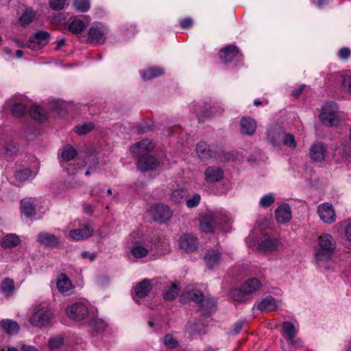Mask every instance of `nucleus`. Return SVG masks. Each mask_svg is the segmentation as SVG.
Wrapping results in <instances>:
<instances>
[{
	"mask_svg": "<svg viewBox=\"0 0 351 351\" xmlns=\"http://www.w3.org/2000/svg\"><path fill=\"white\" fill-rule=\"evenodd\" d=\"M336 248V242L329 234H322L317 239V247L315 250V262L322 264L331 258Z\"/></svg>",
	"mask_w": 351,
	"mask_h": 351,
	"instance_id": "nucleus-1",
	"label": "nucleus"
},
{
	"mask_svg": "<svg viewBox=\"0 0 351 351\" xmlns=\"http://www.w3.org/2000/svg\"><path fill=\"white\" fill-rule=\"evenodd\" d=\"M131 254L136 258L145 257L152 250V240L148 236L138 232H133L130 235Z\"/></svg>",
	"mask_w": 351,
	"mask_h": 351,
	"instance_id": "nucleus-2",
	"label": "nucleus"
},
{
	"mask_svg": "<svg viewBox=\"0 0 351 351\" xmlns=\"http://www.w3.org/2000/svg\"><path fill=\"white\" fill-rule=\"evenodd\" d=\"M77 155V150L75 149L71 145L64 146L61 152L60 164L61 166L66 169L69 174H75L76 171L84 167L87 162L82 159L77 158L73 165L70 164L69 167H66L64 162L71 161L74 159Z\"/></svg>",
	"mask_w": 351,
	"mask_h": 351,
	"instance_id": "nucleus-3",
	"label": "nucleus"
},
{
	"mask_svg": "<svg viewBox=\"0 0 351 351\" xmlns=\"http://www.w3.org/2000/svg\"><path fill=\"white\" fill-rule=\"evenodd\" d=\"M51 310L46 306H37L29 318L30 324L36 327H44L47 325L51 319Z\"/></svg>",
	"mask_w": 351,
	"mask_h": 351,
	"instance_id": "nucleus-4",
	"label": "nucleus"
},
{
	"mask_svg": "<svg viewBox=\"0 0 351 351\" xmlns=\"http://www.w3.org/2000/svg\"><path fill=\"white\" fill-rule=\"evenodd\" d=\"M222 223L221 216L218 213L207 212L199 219V227L204 232H211Z\"/></svg>",
	"mask_w": 351,
	"mask_h": 351,
	"instance_id": "nucleus-5",
	"label": "nucleus"
},
{
	"mask_svg": "<svg viewBox=\"0 0 351 351\" xmlns=\"http://www.w3.org/2000/svg\"><path fill=\"white\" fill-rule=\"evenodd\" d=\"M336 104L334 102L326 104L322 108L319 117L323 124L330 127L338 124L339 118L336 114Z\"/></svg>",
	"mask_w": 351,
	"mask_h": 351,
	"instance_id": "nucleus-6",
	"label": "nucleus"
},
{
	"mask_svg": "<svg viewBox=\"0 0 351 351\" xmlns=\"http://www.w3.org/2000/svg\"><path fill=\"white\" fill-rule=\"evenodd\" d=\"M219 56L221 60L226 64L234 63L243 60V55L239 52V48L233 45L222 49L219 52Z\"/></svg>",
	"mask_w": 351,
	"mask_h": 351,
	"instance_id": "nucleus-7",
	"label": "nucleus"
},
{
	"mask_svg": "<svg viewBox=\"0 0 351 351\" xmlns=\"http://www.w3.org/2000/svg\"><path fill=\"white\" fill-rule=\"evenodd\" d=\"M66 313L69 318L80 322L88 316V310L84 303L75 302L66 308Z\"/></svg>",
	"mask_w": 351,
	"mask_h": 351,
	"instance_id": "nucleus-8",
	"label": "nucleus"
},
{
	"mask_svg": "<svg viewBox=\"0 0 351 351\" xmlns=\"http://www.w3.org/2000/svg\"><path fill=\"white\" fill-rule=\"evenodd\" d=\"M149 212L154 221L161 223H165L172 215L170 208L163 204H156L152 206Z\"/></svg>",
	"mask_w": 351,
	"mask_h": 351,
	"instance_id": "nucleus-9",
	"label": "nucleus"
},
{
	"mask_svg": "<svg viewBox=\"0 0 351 351\" xmlns=\"http://www.w3.org/2000/svg\"><path fill=\"white\" fill-rule=\"evenodd\" d=\"M328 80L332 84L339 85L343 92L351 95V75L335 73L330 75Z\"/></svg>",
	"mask_w": 351,
	"mask_h": 351,
	"instance_id": "nucleus-10",
	"label": "nucleus"
},
{
	"mask_svg": "<svg viewBox=\"0 0 351 351\" xmlns=\"http://www.w3.org/2000/svg\"><path fill=\"white\" fill-rule=\"evenodd\" d=\"M49 40V34L45 31H38L30 37L27 47L32 50H38L46 45Z\"/></svg>",
	"mask_w": 351,
	"mask_h": 351,
	"instance_id": "nucleus-11",
	"label": "nucleus"
},
{
	"mask_svg": "<svg viewBox=\"0 0 351 351\" xmlns=\"http://www.w3.org/2000/svg\"><path fill=\"white\" fill-rule=\"evenodd\" d=\"M108 29L105 27L93 25L88 31V40L93 44L102 43L105 41Z\"/></svg>",
	"mask_w": 351,
	"mask_h": 351,
	"instance_id": "nucleus-12",
	"label": "nucleus"
},
{
	"mask_svg": "<svg viewBox=\"0 0 351 351\" xmlns=\"http://www.w3.org/2000/svg\"><path fill=\"white\" fill-rule=\"evenodd\" d=\"M37 241L45 247L54 248L62 244L60 238L47 232H40L37 235Z\"/></svg>",
	"mask_w": 351,
	"mask_h": 351,
	"instance_id": "nucleus-13",
	"label": "nucleus"
},
{
	"mask_svg": "<svg viewBox=\"0 0 351 351\" xmlns=\"http://www.w3.org/2000/svg\"><path fill=\"white\" fill-rule=\"evenodd\" d=\"M317 214L324 223H332L336 220V215L330 204L324 203L320 204L317 207Z\"/></svg>",
	"mask_w": 351,
	"mask_h": 351,
	"instance_id": "nucleus-14",
	"label": "nucleus"
},
{
	"mask_svg": "<svg viewBox=\"0 0 351 351\" xmlns=\"http://www.w3.org/2000/svg\"><path fill=\"white\" fill-rule=\"evenodd\" d=\"M179 245L186 252H194L198 246L197 238L192 234H184L180 237Z\"/></svg>",
	"mask_w": 351,
	"mask_h": 351,
	"instance_id": "nucleus-15",
	"label": "nucleus"
},
{
	"mask_svg": "<svg viewBox=\"0 0 351 351\" xmlns=\"http://www.w3.org/2000/svg\"><path fill=\"white\" fill-rule=\"evenodd\" d=\"M137 162V168L144 172L156 168L159 162L157 158L151 155H141Z\"/></svg>",
	"mask_w": 351,
	"mask_h": 351,
	"instance_id": "nucleus-16",
	"label": "nucleus"
},
{
	"mask_svg": "<svg viewBox=\"0 0 351 351\" xmlns=\"http://www.w3.org/2000/svg\"><path fill=\"white\" fill-rule=\"evenodd\" d=\"M204 177L207 183L213 184L219 182L223 179V171L217 166H210L206 169Z\"/></svg>",
	"mask_w": 351,
	"mask_h": 351,
	"instance_id": "nucleus-17",
	"label": "nucleus"
},
{
	"mask_svg": "<svg viewBox=\"0 0 351 351\" xmlns=\"http://www.w3.org/2000/svg\"><path fill=\"white\" fill-rule=\"evenodd\" d=\"M0 145H2L3 154L7 156H11L19 151L18 144L13 142L12 137L8 135L0 136Z\"/></svg>",
	"mask_w": 351,
	"mask_h": 351,
	"instance_id": "nucleus-18",
	"label": "nucleus"
},
{
	"mask_svg": "<svg viewBox=\"0 0 351 351\" xmlns=\"http://www.w3.org/2000/svg\"><path fill=\"white\" fill-rule=\"evenodd\" d=\"M154 148V143L153 141L149 139L142 140L141 142H138L134 145H133L130 147V152L132 155L135 156H138L141 155H143V153L145 152H150Z\"/></svg>",
	"mask_w": 351,
	"mask_h": 351,
	"instance_id": "nucleus-19",
	"label": "nucleus"
},
{
	"mask_svg": "<svg viewBox=\"0 0 351 351\" xmlns=\"http://www.w3.org/2000/svg\"><path fill=\"white\" fill-rule=\"evenodd\" d=\"M204 262L209 269L217 267L222 262L221 253L215 250H208L204 256Z\"/></svg>",
	"mask_w": 351,
	"mask_h": 351,
	"instance_id": "nucleus-20",
	"label": "nucleus"
},
{
	"mask_svg": "<svg viewBox=\"0 0 351 351\" xmlns=\"http://www.w3.org/2000/svg\"><path fill=\"white\" fill-rule=\"evenodd\" d=\"M298 330L294 324L290 322H285L282 323V335L289 341V342L295 345L300 342L299 339L295 338Z\"/></svg>",
	"mask_w": 351,
	"mask_h": 351,
	"instance_id": "nucleus-21",
	"label": "nucleus"
},
{
	"mask_svg": "<svg viewBox=\"0 0 351 351\" xmlns=\"http://www.w3.org/2000/svg\"><path fill=\"white\" fill-rule=\"evenodd\" d=\"M241 132L251 136L254 134L256 129V123L250 117H244L240 120Z\"/></svg>",
	"mask_w": 351,
	"mask_h": 351,
	"instance_id": "nucleus-22",
	"label": "nucleus"
},
{
	"mask_svg": "<svg viewBox=\"0 0 351 351\" xmlns=\"http://www.w3.org/2000/svg\"><path fill=\"white\" fill-rule=\"evenodd\" d=\"M58 291L64 295H69L71 289L74 288L71 281L65 274H61L57 280Z\"/></svg>",
	"mask_w": 351,
	"mask_h": 351,
	"instance_id": "nucleus-23",
	"label": "nucleus"
},
{
	"mask_svg": "<svg viewBox=\"0 0 351 351\" xmlns=\"http://www.w3.org/2000/svg\"><path fill=\"white\" fill-rule=\"evenodd\" d=\"M209 107V110H208L207 105H206L204 108H202L200 106H198V108H197L194 112L197 114L199 121H203L202 119L203 117H208L211 115L217 114L218 113H221V112L219 110V107L217 105H213V106H210V104H208Z\"/></svg>",
	"mask_w": 351,
	"mask_h": 351,
	"instance_id": "nucleus-24",
	"label": "nucleus"
},
{
	"mask_svg": "<svg viewBox=\"0 0 351 351\" xmlns=\"http://www.w3.org/2000/svg\"><path fill=\"white\" fill-rule=\"evenodd\" d=\"M257 308L263 312L274 311L278 308L276 300L271 295L264 298L256 306Z\"/></svg>",
	"mask_w": 351,
	"mask_h": 351,
	"instance_id": "nucleus-25",
	"label": "nucleus"
},
{
	"mask_svg": "<svg viewBox=\"0 0 351 351\" xmlns=\"http://www.w3.org/2000/svg\"><path fill=\"white\" fill-rule=\"evenodd\" d=\"M93 229L88 226L82 228L72 230L69 232L70 237L75 241H80L88 238L93 234Z\"/></svg>",
	"mask_w": 351,
	"mask_h": 351,
	"instance_id": "nucleus-26",
	"label": "nucleus"
},
{
	"mask_svg": "<svg viewBox=\"0 0 351 351\" xmlns=\"http://www.w3.org/2000/svg\"><path fill=\"white\" fill-rule=\"evenodd\" d=\"M326 153V149L324 145L321 143L313 144L310 149V156L317 162H321L324 159Z\"/></svg>",
	"mask_w": 351,
	"mask_h": 351,
	"instance_id": "nucleus-27",
	"label": "nucleus"
},
{
	"mask_svg": "<svg viewBox=\"0 0 351 351\" xmlns=\"http://www.w3.org/2000/svg\"><path fill=\"white\" fill-rule=\"evenodd\" d=\"M276 218L281 223L289 221L291 218V208L288 204H282L276 210Z\"/></svg>",
	"mask_w": 351,
	"mask_h": 351,
	"instance_id": "nucleus-28",
	"label": "nucleus"
},
{
	"mask_svg": "<svg viewBox=\"0 0 351 351\" xmlns=\"http://www.w3.org/2000/svg\"><path fill=\"white\" fill-rule=\"evenodd\" d=\"M0 291L6 298H9L15 291V285L12 279L5 278L1 282Z\"/></svg>",
	"mask_w": 351,
	"mask_h": 351,
	"instance_id": "nucleus-29",
	"label": "nucleus"
},
{
	"mask_svg": "<svg viewBox=\"0 0 351 351\" xmlns=\"http://www.w3.org/2000/svg\"><path fill=\"white\" fill-rule=\"evenodd\" d=\"M0 328L9 335H15L18 333L20 329V326L16 322L9 319L0 321Z\"/></svg>",
	"mask_w": 351,
	"mask_h": 351,
	"instance_id": "nucleus-30",
	"label": "nucleus"
},
{
	"mask_svg": "<svg viewBox=\"0 0 351 351\" xmlns=\"http://www.w3.org/2000/svg\"><path fill=\"white\" fill-rule=\"evenodd\" d=\"M21 211L26 217H32L36 215V207L33 199H23L21 202Z\"/></svg>",
	"mask_w": 351,
	"mask_h": 351,
	"instance_id": "nucleus-31",
	"label": "nucleus"
},
{
	"mask_svg": "<svg viewBox=\"0 0 351 351\" xmlns=\"http://www.w3.org/2000/svg\"><path fill=\"white\" fill-rule=\"evenodd\" d=\"M280 241L276 238L266 237L259 244V249L264 252H272L278 248Z\"/></svg>",
	"mask_w": 351,
	"mask_h": 351,
	"instance_id": "nucleus-32",
	"label": "nucleus"
},
{
	"mask_svg": "<svg viewBox=\"0 0 351 351\" xmlns=\"http://www.w3.org/2000/svg\"><path fill=\"white\" fill-rule=\"evenodd\" d=\"M151 289L152 285L150 280L148 279H144L141 282H138L135 287L136 296L139 298H145Z\"/></svg>",
	"mask_w": 351,
	"mask_h": 351,
	"instance_id": "nucleus-33",
	"label": "nucleus"
},
{
	"mask_svg": "<svg viewBox=\"0 0 351 351\" xmlns=\"http://www.w3.org/2000/svg\"><path fill=\"white\" fill-rule=\"evenodd\" d=\"M262 287L261 282L255 278H252L245 281L242 285L245 293L250 294L259 290Z\"/></svg>",
	"mask_w": 351,
	"mask_h": 351,
	"instance_id": "nucleus-34",
	"label": "nucleus"
},
{
	"mask_svg": "<svg viewBox=\"0 0 351 351\" xmlns=\"http://www.w3.org/2000/svg\"><path fill=\"white\" fill-rule=\"evenodd\" d=\"M216 302L213 298H205L199 306V311L204 316H208L215 311Z\"/></svg>",
	"mask_w": 351,
	"mask_h": 351,
	"instance_id": "nucleus-35",
	"label": "nucleus"
},
{
	"mask_svg": "<svg viewBox=\"0 0 351 351\" xmlns=\"http://www.w3.org/2000/svg\"><path fill=\"white\" fill-rule=\"evenodd\" d=\"M20 241L19 237L16 234H8L2 239L1 244L3 248H8L18 245Z\"/></svg>",
	"mask_w": 351,
	"mask_h": 351,
	"instance_id": "nucleus-36",
	"label": "nucleus"
},
{
	"mask_svg": "<svg viewBox=\"0 0 351 351\" xmlns=\"http://www.w3.org/2000/svg\"><path fill=\"white\" fill-rule=\"evenodd\" d=\"M29 113L32 118L38 122H43L47 118V113L38 106H32Z\"/></svg>",
	"mask_w": 351,
	"mask_h": 351,
	"instance_id": "nucleus-37",
	"label": "nucleus"
},
{
	"mask_svg": "<svg viewBox=\"0 0 351 351\" xmlns=\"http://www.w3.org/2000/svg\"><path fill=\"white\" fill-rule=\"evenodd\" d=\"M196 151L199 157L202 159L206 160L211 157V151L207 143L204 141L199 142L197 145Z\"/></svg>",
	"mask_w": 351,
	"mask_h": 351,
	"instance_id": "nucleus-38",
	"label": "nucleus"
},
{
	"mask_svg": "<svg viewBox=\"0 0 351 351\" xmlns=\"http://www.w3.org/2000/svg\"><path fill=\"white\" fill-rule=\"evenodd\" d=\"M188 195V191L184 189H178L172 191L170 199L175 204L183 202Z\"/></svg>",
	"mask_w": 351,
	"mask_h": 351,
	"instance_id": "nucleus-39",
	"label": "nucleus"
},
{
	"mask_svg": "<svg viewBox=\"0 0 351 351\" xmlns=\"http://www.w3.org/2000/svg\"><path fill=\"white\" fill-rule=\"evenodd\" d=\"M164 73L162 69L152 67L143 71L141 75L144 80H150L162 75Z\"/></svg>",
	"mask_w": 351,
	"mask_h": 351,
	"instance_id": "nucleus-40",
	"label": "nucleus"
},
{
	"mask_svg": "<svg viewBox=\"0 0 351 351\" xmlns=\"http://www.w3.org/2000/svg\"><path fill=\"white\" fill-rule=\"evenodd\" d=\"M283 134L282 130L280 128H276L270 130L269 137L274 145H278L280 143Z\"/></svg>",
	"mask_w": 351,
	"mask_h": 351,
	"instance_id": "nucleus-41",
	"label": "nucleus"
},
{
	"mask_svg": "<svg viewBox=\"0 0 351 351\" xmlns=\"http://www.w3.org/2000/svg\"><path fill=\"white\" fill-rule=\"evenodd\" d=\"M35 12L33 10L27 8L19 19V23L21 26H26L31 23L35 17Z\"/></svg>",
	"mask_w": 351,
	"mask_h": 351,
	"instance_id": "nucleus-42",
	"label": "nucleus"
},
{
	"mask_svg": "<svg viewBox=\"0 0 351 351\" xmlns=\"http://www.w3.org/2000/svg\"><path fill=\"white\" fill-rule=\"evenodd\" d=\"M187 330L193 338H197L204 332L202 326L199 323L192 324L189 322Z\"/></svg>",
	"mask_w": 351,
	"mask_h": 351,
	"instance_id": "nucleus-43",
	"label": "nucleus"
},
{
	"mask_svg": "<svg viewBox=\"0 0 351 351\" xmlns=\"http://www.w3.org/2000/svg\"><path fill=\"white\" fill-rule=\"evenodd\" d=\"M36 173H34L30 169L26 168L17 171L15 173V177L21 182H24L30 178H34Z\"/></svg>",
	"mask_w": 351,
	"mask_h": 351,
	"instance_id": "nucleus-44",
	"label": "nucleus"
},
{
	"mask_svg": "<svg viewBox=\"0 0 351 351\" xmlns=\"http://www.w3.org/2000/svg\"><path fill=\"white\" fill-rule=\"evenodd\" d=\"M85 27L83 21L75 19H73L69 25V29L74 34H80Z\"/></svg>",
	"mask_w": 351,
	"mask_h": 351,
	"instance_id": "nucleus-45",
	"label": "nucleus"
},
{
	"mask_svg": "<svg viewBox=\"0 0 351 351\" xmlns=\"http://www.w3.org/2000/svg\"><path fill=\"white\" fill-rule=\"evenodd\" d=\"M186 297L196 303H201L204 299L202 292L198 289H192L186 293Z\"/></svg>",
	"mask_w": 351,
	"mask_h": 351,
	"instance_id": "nucleus-46",
	"label": "nucleus"
},
{
	"mask_svg": "<svg viewBox=\"0 0 351 351\" xmlns=\"http://www.w3.org/2000/svg\"><path fill=\"white\" fill-rule=\"evenodd\" d=\"M149 326L155 332H159L163 328L165 325L164 320H162L159 317H152L148 321Z\"/></svg>",
	"mask_w": 351,
	"mask_h": 351,
	"instance_id": "nucleus-47",
	"label": "nucleus"
},
{
	"mask_svg": "<svg viewBox=\"0 0 351 351\" xmlns=\"http://www.w3.org/2000/svg\"><path fill=\"white\" fill-rule=\"evenodd\" d=\"M91 195L96 198L97 202L106 197L105 188L101 185H97L91 190Z\"/></svg>",
	"mask_w": 351,
	"mask_h": 351,
	"instance_id": "nucleus-48",
	"label": "nucleus"
},
{
	"mask_svg": "<svg viewBox=\"0 0 351 351\" xmlns=\"http://www.w3.org/2000/svg\"><path fill=\"white\" fill-rule=\"evenodd\" d=\"M178 295V288L176 283H173L171 287L164 293V298L167 300L171 301L174 300Z\"/></svg>",
	"mask_w": 351,
	"mask_h": 351,
	"instance_id": "nucleus-49",
	"label": "nucleus"
},
{
	"mask_svg": "<svg viewBox=\"0 0 351 351\" xmlns=\"http://www.w3.org/2000/svg\"><path fill=\"white\" fill-rule=\"evenodd\" d=\"M247 293H244L243 291V287H241L240 289L236 288L233 289L230 291L231 298L238 302H243L245 300V295Z\"/></svg>",
	"mask_w": 351,
	"mask_h": 351,
	"instance_id": "nucleus-50",
	"label": "nucleus"
},
{
	"mask_svg": "<svg viewBox=\"0 0 351 351\" xmlns=\"http://www.w3.org/2000/svg\"><path fill=\"white\" fill-rule=\"evenodd\" d=\"M27 111V107L22 103H17L12 106V112L15 117H21Z\"/></svg>",
	"mask_w": 351,
	"mask_h": 351,
	"instance_id": "nucleus-51",
	"label": "nucleus"
},
{
	"mask_svg": "<svg viewBox=\"0 0 351 351\" xmlns=\"http://www.w3.org/2000/svg\"><path fill=\"white\" fill-rule=\"evenodd\" d=\"M73 4L76 10L83 12L90 8V0H74Z\"/></svg>",
	"mask_w": 351,
	"mask_h": 351,
	"instance_id": "nucleus-52",
	"label": "nucleus"
},
{
	"mask_svg": "<svg viewBox=\"0 0 351 351\" xmlns=\"http://www.w3.org/2000/svg\"><path fill=\"white\" fill-rule=\"evenodd\" d=\"M94 126L92 123H84L75 127V132L79 135H84L90 132Z\"/></svg>",
	"mask_w": 351,
	"mask_h": 351,
	"instance_id": "nucleus-53",
	"label": "nucleus"
},
{
	"mask_svg": "<svg viewBox=\"0 0 351 351\" xmlns=\"http://www.w3.org/2000/svg\"><path fill=\"white\" fill-rule=\"evenodd\" d=\"M275 201V197L272 194H267L263 196L259 202V205L263 208L269 207Z\"/></svg>",
	"mask_w": 351,
	"mask_h": 351,
	"instance_id": "nucleus-54",
	"label": "nucleus"
},
{
	"mask_svg": "<svg viewBox=\"0 0 351 351\" xmlns=\"http://www.w3.org/2000/svg\"><path fill=\"white\" fill-rule=\"evenodd\" d=\"M90 325L97 332L104 330L106 327V323L102 319L98 318L92 319L90 322Z\"/></svg>",
	"mask_w": 351,
	"mask_h": 351,
	"instance_id": "nucleus-55",
	"label": "nucleus"
},
{
	"mask_svg": "<svg viewBox=\"0 0 351 351\" xmlns=\"http://www.w3.org/2000/svg\"><path fill=\"white\" fill-rule=\"evenodd\" d=\"M282 140L285 145L289 146L292 149L296 147L295 138L294 136L292 134L284 133Z\"/></svg>",
	"mask_w": 351,
	"mask_h": 351,
	"instance_id": "nucleus-56",
	"label": "nucleus"
},
{
	"mask_svg": "<svg viewBox=\"0 0 351 351\" xmlns=\"http://www.w3.org/2000/svg\"><path fill=\"white\" fill-rule=\"evenodd\" d=\"M63 343L64 339L61 335L53 337L49 340V346L51 349L58 348Z\"/></svg>",
	"mask_w": 351,
	"mask_h": 351,
	"instance_id": "nucleus-57",
	"label": "nucleus"
},
{
	"mask_svg": "<svg viewBox=\"0 0 351 351\" xmlns=\"http://www.w3.org/2000/svg\"><path fill=\"white\" fill-rule=\"evenodd\" d=\"M163 343L169 348H174L178 344L177 340L170 334H167L164 337Z\"/></svg>",
	"mask_w": 351,
	"mask_h": 351,
	"instance_id": "nucleus-58",
	"label": "nucleus"
},
{
	"mask_svg": "<svg viewBox=\"0 0 351 351\" xmlns=\"http://www.w3.org/2000/svg\"><path fill=\"white\" fill-rule=\"evenodd\" d=\"M200 199V195L198 193H195L192 196V197L186 199V204L188 208H194L198 206Z\"/></svg>",
	"mask_w": 351,
	"mask_h": 351,
	"instance_id": "nucleus-59",
	"label": "nucleus"
},
{
	"mask_svg": "<svg viewBox=\"0 0 351 351\" xmlns=\"http://www.w3.org/2000/svg\"><path fill=\"white\" fill-rule=\"evenodd\" d=\"M65 0H49V6L54 10H61L64 8Z\"/></svg>",
	"mask_w": 351,
	"mask_h": 351,
	"instance_id": "nucleus-60",
	"label": "nucleus"
},
{
	"mask_svg": "<svg viewBox=\"0 0 351 351\" xmlns=\"http://www.w3.org/2000/svg\"><path fill=\"white\" fill-rule=\"evenodd\" d=\"M351 53V51L349 48L343 47L339 51V57L341 59H347Z\"/></svg>",
	"mask_w": 351,
	"mask_h": 351,
	"instance_id": "nucleus-61",
	"label": "nucleus"
},
{
	"mask_svg": "<svg viewBox=\"0 0 351 351\" xmlns=\"http://www.w3.org/2000/svg\"><path fill=\"white\" fill-rule=\"evenodd\" d=\"M193 23V21L191 18H186L180 21V25L183 29L189 28Z\"/></svg>",
	"mask_w": 351,
	"mask_h": 351,
	"instance_id": "nucleus-62",
	"label": "nucleus"
},
{
	"mask_svg": "<svg viewBox=\"0 0 351 351\" xmlns=\"http://www.w3.org/2000/svg\"><path fill=\"white\" fill-rule=\"evenodd\" d=\"M346 237L348 240L351 241V222L346 227Z\"/></svg>",
	"mask_w": 351,
	"mask_h": 351,
	"instance_id": "nucleus-63",
	"label": "nucleus"
},
{
	"mask_svg": "<svg viewBox=\"0 0 351 351\" xmlns=\"http://www.w3.org/2000/svg\"><path fill=\"white\" fill-rule=\"evenodd\" d=\"M21 351H38L35 347L32 346L23 345L21 348Z\"/></svg>",
	"mask_w": 351,
	"mask_h": 351,
	"instance_id": "nucleus-64",
	"label": "nucleus"
}]
</instances>
